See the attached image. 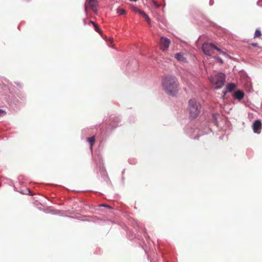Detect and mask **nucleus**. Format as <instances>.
Segmentation results:
<instances>
[{"instance_id": "obj_1", "label": "nucleus", "mask_w": 262, "mask_h": 262, "mask_svg": "<svg viewBox=\"0 0 262 262\" xmlns=\"http://www.w3.org/2000/svg\"><path fill=\"white\" fill-rule=\"evenodd\" d=\"M162 86L167 94L173 96L179 91V83L175 76L166 75L162 79Z\"/></svg>"}, {"instance_id": "obj_2", "label": "nucleus", "mask_w": 262, "mask_h": 262, "mask_svg": "<svg viewBox=\"0 0 262 262\" xmlns=\"http://www.w3.org/2000/svg\"><path fill=\"white\" fill-rule=\"evenodd\" d=\"M188 110L190 117L195 119L200 114L201 110L200 104L194 99H190L188 102Z\"/></svg>"}, {"instance_id": "obj_3", "label": "nucleus", "mask_w": 262, "mask_h": 262, "mask_svg": "<svg viewBox=\"0 0 262 262\" xmlns=\"http://www.w3.org/2000/svg\"><path fill=\"white\" fill-rule=\"evenodd\" d=\"M225 81V75L222 73L216 74L214 77L212 82L215 83L217 88H222Z\"/></svg>"}, {"instance_id": "obj_4", "label": "nucleus", "mask_w": 262, "mask_h": 262, "mask_svg": "<svg viewBox=\"0 0 262 262\" xmlns=\"http://www.w3.org/2000/svg\"><path fill=\"white\" fill-rule=\"evenodd\" d=\"M215 47L212 43H205L202 46V50L206 55L211 56L214 54Z\"/></svg>"}, {"instance_id": "obj_5", "label": "nucleus", "mask_w": 262, "mask_h": 262, "mask_svg": "<svg viewBox=\"0 0 262 262\" xmlns=\"http://www.w3.org/2000/svg\"><path fill=\"white\" fill-rule=\"evenodd\" d=\"M98 3L97 0H86L84 5L85 11L87 12L88 9L90 8L94 12L97 11Z\"/></svg>"}, {"instance_id": "obj_6", "label": "nucleus", "mask_w": 262, "mask_h": 262, "mask_svg": "<svg viewBox=\"0 0 262 262\" xmlns=\"http://www.w3.org/2000/svg\"><path fill=\"white\" fill-rule=\"evenodd\" d=\"M170 40L165 37H161L160 39V47L163 51H166L169 48Z\"/></svg>"}, {"instance_id": "obj_7", "label": "nucleus", "mask_w": 262, "mask_h": 262, "mask_svg": "<svg viewBox=\"0 0 262 262\" xmlns=\"http://www.w3.org/2000/svg\"><path fill=\"white\" fill-rule=\"evenodd\" d=\"M252 128L254 133L259 134L261 129V123L260 121L259 120L255 121L252 125Z\"/></svg>"}, {"instance_id": "obj_8", "label": "nucleus", "mask_w": 262, "mask_h": 262, "mask_svg": "<svg viewBox=\"0 0 262 262\" xmlns=\"http://www.w3.org/2000/svg\"><path fill=\"white\" fill-rule=\"evenodd\" d=\"M174 57L179 61L186 62V58L184 56V54L182 53H176Z\"/></svg>"}, {"instance_id": "obj_9", "label": "nucleus", "mask_w": 262, "mask_h": 262, "mask_svg": "<svg viewBox=\"0 0 262 262\" xmlns=\"http://www.w3.org/2000/svg\"><path fill=\"white\" fill-rule=\"evenodd\" d=\"M244 96V93L241 91H237L233 94V97L235 99L239 100L242 99Z\"/></svg>"}, {"instance_id": "obj_10", "label": "nucleus", "mask_w": 262, "mask_h": 262, "mask_svg": "<svg viewBox=\"0 0 262 262\" xmlns=\"http://www.w3.org/2000/svg\"><path fill=\"white\" fill-rule=\"evenodd\" d=\"M19 192L24 194H30L32 195V193L30 189L27 188H22L20 189Z\"/></svg>"}, {"instance_id": "obj_11", "label": "nucleus", "mask_w": 262, "mask_h": 262, "mask_svg": "<svg viewBox=\"0 0 262 262\" xmlns=\"http://www.w3.org/2000/svg\"><path fill=\"white\" fill-rule=\"evenodd\" d=\"M87 141L90 143V148L91 150H92L93 145L95 143V138L94 136H93L91 138H88Z\"/></svg>"}, {"instance_id": "obj_12", "label": "nucleus", "mask_w": 262, "mask_h": 262, "mask_svg": "<svg viewBox=\"0 0 262 262\" xmlns=\"http://www.w3.org/2000/svg\"><path fill=\"white\" fill-rule=\"evenodd\" d=\"M235 85L233 83H229L227 86V91L231 92L235 89Z\"/></svg>"}, {"instance_id": "obj_13", "label": "nucleus", "mask_w": 262, "mask_h": 262, "mask_svg": "<svg viewBox=\"0 0 262 262\" xmlns=\"http://www.w3.org/2000/svg\"><path fill=\"white\" fill-rule=\"evenodd\" d=\"M117 12L119 15H124L126 13L125 10L121 8H118L117 10Z\"/></svg>"}, {"instance_id": "obj_14", "label": "nucleus", "mask_w": 262, "mask_h": 262, "mask_svg": "<svg viewBox=\"0 0 262 262\" xmlns=\"http://www.w3.org/2000/svg\"><path fill=\"white\" fill-rule=\"evenodd\" d=\"M94 27L96 31H97L99 34L102 33V31L99 28L98 25L96 23H94Z\"/></svg>"}, {"instance_id": "obj_15", "label": "nucleus", "mask_w": 262, "mask_h": 262, "mask_svg": "<svg viewBox=\"0 0 262 262\" xmlns=\"http://www.w3.org/2000/svg\"><path fill=\"white\" fill-rule=\"evenodd\" d=\"M134 10L135 12H136L138 13V14H140V15H142H142H143V14L145 13L143 11H142V10H140V9H138V8H134Z\"/></svg>"}, {"instance_id": "obj_16", "label": "nucleus", "mask_w": 262, "mask_h": 262, "mask_svg": "<svg viewBox=\"0 0 262 262\" xmlns=\"http://www.w3.org/2000/svg\"><path fill=\"white\" fill-rule=\"evenodd\" d=\"M142 16L144 18V19L146 20V21L149 24L150 23V18H149V17L148 16V15L145 13H144Z\"/></svg>"}, {"instance_id": "obj_17", "label": "nucleus", "mask_w": 262, "mask_h": 262, "mask_svg": "<svg viewBox=\"0 0 262 262\" xmlns=\"http://www.w3.org/2000/svg\"><path fill=\"white\" fill-rule=\"evenodd\" d=\"M261 35V33L260 31L257 29L255 32L254 37H260Z\"/></svg>"}, {"instance_id": "obj_18", "label": "nucleus", "mask_w": 262, "mask_h": 262, "mask_svg": "<svg viewBox=\"0 0 262 262\" xmlns=\"http://www.w3.org/2000/svg\"><path fill=\"white\" fill-rule=\"evenodd\" d=\"M215 50L218 51L220 54H222L223 55H226V53L223 51L221 49L219 48L216 46L215 47Z\"/></svg>"}, {"instance_id": "obj_19", "label": "nucleus", "mask_w": 262, "mask_h": 262, "mask_svg": "<svg viewBox=\"0 0 262 262\" xmlns=\"http://www.w3.org/2000/svg\"><path fill=\"white\" fill-rule=\"evenodd\" d=\"M215 50L218 51L220 54H222L223 55H226V53L223 51L221 49L219 48L216 46L215 47Z\"/></svg>"}, {"instance_id": "obj_20", "label": "nucleus", "mask_w": 262, "mask_h": 262, "mask_svg": "<svg viewBox=\"0 0 262 262\" xmlns=\"http://www.w3.org/2000/svg\"><path fill=\"white\" fill-rule=\"evenodd\" d=\"M6 114V113L5 111L2 109H0V117L4 116Z\"/></svg>"}, {"instance_id": "obj_21", "label": "nucleus", "mask_w": 262, "mask_h": 262, "mask_svg": "<svg viewBox=\"0 0 262 262\" xmlns=\"http://www.w3.org/2000/svg\"><path fill=\"white\" fill-rule=\"evenodd\" d=\"M152 3H153V4L154 5V6L156 7V8H158L160 6V5L158 4V3L154 1V0H152Z\"/></svg>"}, {"instance_id": "obj_22", "label": "nucleus", "mask_w": 262, "mask_h": 262, "mask_svg": "<svg viewBox=\"0 0 262 262\" xmlns=\"http://www.w3.org/2000/svg\"><path fill=\"white\" fill-rule=\"evenodd\" d=\"M216 59H217V61H218L220 63H223V60L221 58H220V57H217L216 58Z\"/></svg>"}, {"instance_id": "obj_23", "label": "nucleus", "mask_w": 262, "mask_h": 262, "mask_svg": "<svg viewBox=\"0 0 262 262\" xmlns=\"http://www.w3.org/2000/svg\"><path fill=\"white\" fill-rule=\"evenodd\" d=\"M251 45L253 47H258V44L257 43H252Z\"/></svg>"}, {"instance_id": "obj_24", "label": "nucleus", "mask_w": 262, "mask_h": 262, "mask_svg": "<svg viewBox=\"0 0 262 262\" xmlns=\"http://www.w3.org/2000/svg\"><path fill=\"white\" fill-rule=\"evenodd\" d=\"M109 41L111 43H112L114 41V39L113 38H109Z\"/></svg>"}, {"instance_id": "obj_25", "label": "nucleus", "mask_w": 262, "mask_h": 262, "mask_svg": "<svg viewBox=\"0 0 262 262\" xmlns=\"http://www.w3.org/2000/svg\"><path fill=\"white\" fill-rule=\"evenodd\" d=\"M102 206H104V207H107L108 208H111V207H110V206L107 205H101Z\"/></svg>"}, {"instance_id": "obj_26", "label": "nucleus", "mask_w": 262, "mask_h": 262, "mask_svg": "<svg viewBox=\"0 0 262 262\" xmlns=\"http://www.w3.org/2000/svg\"><path fill=\"white\" fill-rule=\"evenodd\" d=\"M94 23H95L94 21H92V20L90 21V23H89V24H92L93 25H94Z\"/></svg>"}]
</instances>
